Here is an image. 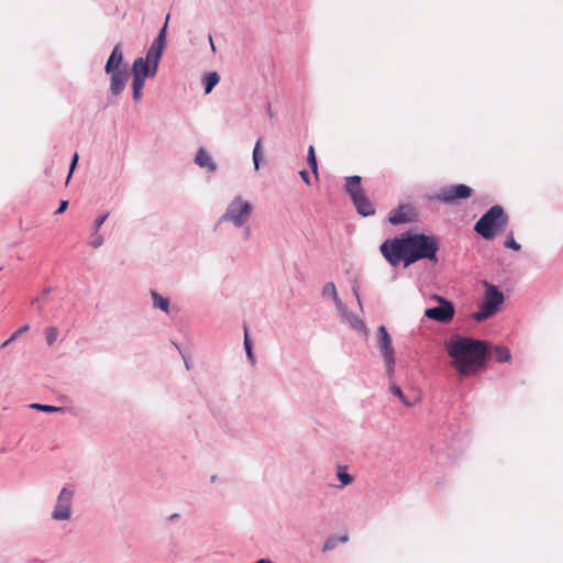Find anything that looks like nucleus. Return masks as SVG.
Returning a JSON list of instances; mask_svg holds the SVG:
<instances>
[{
	"label": "nucleus",
	"instance_id": "nucleus-1",
	"mask_svg": "<svg viewBox=\"0 0 563 563\" xmlns=\"http://www.w3.org/2000/svg\"><path fill=\"white\" fill-rule=\"evenodd\" d=\"M379 250L394 267L400 262L404 263L405 268L419 261L438 264L440 239L434 234L406 231L400 236L384 241Z\"/></svg>",
	"mask_w": 563,
	"mask_h": 563
},
{
	"label": "nucleus",
	"instance_id": "nucleus-2",
	"mask_svg": "<svg viewBox=\"0 0 563 563\" xmlns=\"http://www.w3.org/2000/svg\"><path fill=\"white\" fill-rule=\"evenodd\" d=\"M445 350L457 374L466 377L485 367L492 353V345L487 341L455 335L445 344Z\"/></svg>",
	"mask_w": 563,
	"mask_h": 563
},
{
	"label": "nucleus",
	"instance_id": "nucleus-3",
	"mask_svg": "<svg viewBox=\"0 0 563 563\" xmlns=\"http://www.w3.org/2000/svg\"><path fill=\"white\" fill-rule=\"evenodd\" d=\"M508 220L504 208L495 205L476 221L474 231L483 239L490 241L507 225Z\"/></svg>",
	"mask_w": 563,
	"mask_h": 563
},
{
	"label": "nucleus",
	"instance_id": "nucleus-4",
	"mask_svg": "<svg viewBox=\"0 0 563 563\" xmlns=\"http://www.w3.org/2000/svg\"><path fill=\"white\" fill-rule=\"evenodd\" d=\"M253 207L241 196L234 197L228 205L219 222H231L235 228H243L247 222Z\"/></svg>",
	"mask_w": 563,
	"mask_h": 563
},
{
	"label": "nucleus",
	"instance_id": "nucleus-5",
	"mask_svg": "<svg viewBox=\"0 0 563 563\" xmlns=\"http://www.w3.org/2000/svg\"><path fill=\"white\" fill-rule=\"evenodd\" d=\"M486 290L484 300L479 306L478 311L473 314V318L481 322L493 317L499 310L500 305L504 302V294L494 285L485 282Z\"/></svg>",
	"mask_w": 563,
	"mask_h": 563
},
{
	"label": "nucleus",
	"instance_id": "nucleus-6",
	"mask_svg": "<svg viewBox=\"0 0 563 563\" xmlns=\"http://www.w3.org/2000/svg\"><path fill=\"white\" fill-rule=\"evenodd\" d=\"M74 498V490L65 486L60 489L54 509L52 511V519L56 521L68 520L71 517V504Z\"/></svg>",
	"mask_w": 563,
	"mask_h": 563
},
{
	"label": "nucleus",
	"instance_id": "nucleus-7",
	"mask_svg": "<svg viewBox=\"0 0 563 563\" xmlns=\"http://www.w3.org/2000/svg\"><path fill=\"white\" fill-rule=\"evenodd\" d=\"M433 298L439 301V305L437 307L427 308L424 317L442 323L450 322L455 313L454 305L450 300L438 295H434Z\"/></svg>",
	"mask_w": 563,
	"mask_h": 563
},
{
	"label": "nucleus",
	"instance_id": "nucleus-8",
	"mask_svg": "<svg viewBox=\"0 0 563 563\" xmlns=\"http://www.w3.org/2000/svg\"><path fill=\"white\" fill-rule=\"evenodd\" d=\"M472 194L473 189L470 186L459 184L443 187L441 191L433 197V199L451 205L456 200L470 198Z\"/></svg>",
	"mask_w": 563,
	"mask_h": 563
},
{
	"label": "nucleus",
	"instance_id": "nucleus-9",
	"mask_svg": "<svg viewBox=\"0 0 563 563\" xmlns=\"http://www.w3.org/2000/svg\"><path fill=\"white\" fill-rule=\"evenodd\" d=\"M341 318L347 322L354 330L363 333L364 335L368 334V329L365 322L358 318L356 314L351 312L347 307L343 303V301H339L338 306H335Z\"/></svg>",
	"mask_w": 563,
	"mask_h": 563
},
{
	"label": "nucleus",
	"instance_id": "nucleus-10",
	"mask_svg": "<svg viewBox=\"0 0 563 563\" xmlns=\"http://www.w3.org/2000/svg\"><path fill=\"white\" fill-rule=\"evenodd\" d=\"M377 347L382 357L395 355V350L391 344V336L385 325H379L377 329Z\"/></svg>",
	"mask_w": 563,
	"mask_h": 563
},
{
	"label": "nucleus",
	"instance_id": "nucleus-11",
	"mask_svg": "<svg viewBox=\"0 0 563 563\" xmlns=\"http://www.w3.org/2000/svg\"><path fill=\"white\" fill-rule=\"evenodd\" d=\"M110 92L112 96H119L125 88L129 80V71L126 68L110 71Z\"/></svg>",
	"mask_w": 563,
	"mask_h": 563
},
{
	"label": "nucleus",
	"instance_id": "nucleus-12",
	"mask_svg": "<svg viewBox=\"0 0 563 563\" xmlns=\"http://www.w3.org/2000/svg\"><path fill=\"white\" fill-rule=\"evenodd\" d=\"M108 217H109V213L106 212V213L97 217L93 220L92 228H91V234H90V241H89V245L92 249H99L100 246H102V244L104 242L103 236L99 233V231H100V228L102 227V224L108 219Z\"/></svg>",
	"mask_w": 563,
	"mask_h": 563
},
{
	"label": "nucleus",
	"instance_id": "nucleus-13",
	"mask_svg": "<svg viewBox=\"0 0 563 563\" xmlns=\"http://www.w3.org/2000/svg\"><path fill=\"white\" fill-rule=\"evenodd\" d=\"M194 162L197 166L206 169L208 173H214L217 170L216 162L203 146L197 150Z\"/></svg>",
	"mask_w": 563,
	"mask_h": 563
},
{
	"label": "nucleus",
	"instance_id": "nucleus-14",
	"mask_svg": "<svg viewBox=\"0 0 563 563\" xmlns=\"http://www.w3.org/2000/svg\"><path fill=\"white\" fill-rule=\"evenodd\" d=\"M357 213L363 217H368L375 214V207L372 201L366 197L365 191L355 197L353 195V199H351Z\"/></svg>",
	"mask_w": 563,
	"mask_h": 563
},
{
	"label": "nucleus",
	"instance_id": "nucleus-15",
	"mask_svg": "<svg viewBox=\"0 0 563 563\" xmlns=\"http://www.w3.org/2000/svg\"><path fill=\"white\" fill-rule=\"evenodd\" d=\"M123 60V52L121 43H118L108 57V60L104 66V71L110 74V71L121 70L120 65Z\"/></svg>",
	"mask_w": 563,
	"mask_h": 563
},
{
	"label": "nucleus",
	"instance_id": "nucleus-16",
	"mask_svg": "<svg viewBox=\"0 0 563 563\" xmlns=\"http://www.w3.org/2000/svg\"><path fill=\"white\" fill-rule=\"evenodd\" d=\"M406 209H410L408 206H399L398 208L390 211L388 220L393 225L408 223L412 218L406 212Z\"/></svg>",
	"mask_w": 563,
	"mask_h": 563
},
{
	"label": "nucleus",
	"instance_id": "nucleus-17",
	"mask_svg": "<svg viewBox=\"0 0 563 563\" xmlns=\"http://www.w3.org/2000/svg\"><path fill=\"white\" fill-rule=\"evenodd\" d=\"M362 178L361 176H347L345 177V190L349 194L350 198L353 199V195L358 196L360 194L364 192L363 188L361 187Z\"/></svg>",
	"mask_w": 563,
	"mask_h": 563
},
{
	"label": "nucleus",
	"instance_id": "nucleus-18",
	"mask_svg": "<svg viewBox=\"0 0 563 563\" xmlns=\"http://www.w3.org/2000/svg\"><path fill=\"white\" fill-rule=\"evenodd\" d=\"M151 298L153 300V308L159 309L166 314L170 313V301L167 297L162 296L156 290L150 291Z\"/></svg>",
	"mask_w": 563,
	"mask_h": 563
},
{
	"label": "nucleus",
	"instance_id": "nucleus-19",
	"mask_svg": "<svg viewBox=\"0 0 563 563\" xmlns=\"http://www.w3.org/2000/svg\"><path fill=\"white\" fill-rule=\"evenodd\" d=\"M148 62L145 60L143 57L135 58L132 64V74L133 77H140L141 79H146L148 77L147 68H148Z\"/></svg>",
	"mask_w": 563,
	"mask_h": 563
},
{
	"label": "nucleus",
	"instance_id": "nucleus-20",
	"mask_svg": "<svg viewBox=\"0 0 563 563\" xmlns=\"http://www.w3.org/2000/svg\"><path fill=\"white\" fill-rule=\"evenodd\" d=\"M164 47H165L164 45L153 42L151 44V46L148 47L144 59L147 60L150 64L151 63L159 64Z\"/></svg>",
	"mask_w": 563,
	"mask_h": 563
},
{
	"label": "nucleus",
	"instance_id": "nucleus-21",
	"mask_svg": "<svg viewBox=\"0 0 563 563\" xmlns=\"http://www.w3.org/2000/svg\"><path fill=\"white\" fill-rule=\"evenodd\" d=\"M220 81V75L217 71H210L203 75L202 84L205 93L208 95Z\"/></svg>",
	"mask_w": 563,
	"mask_h": 563
},
{
	"label": "nucleus",
	"instance_id": "nucleus-22",
	"mask_svg": "<svg viewBox=\"0 0 563 563\" xmlns=\"http://www.w3.org/2000/svg\"><path fill=\"white\" fill-rule=\"evenodd\" d=\"M321 295L324 298L330 297L335 306H338L339 301H342L338 295L336 287L333 282H329L323 286Z\"/></svg>",
	"mask_w": 563,
	"mask_h": 563
},
{
	"label": "nucleus",
	"instance_id": "nucleus-23",
	"mask_svg": "<svg viewBox=\"0 0 563 563\" xmlns=\"http://www.w3.org/2000/svg\"><path fill=\"white\" fill-rule=\"evenodd\" d=\"M349 540V537L347 534H344L342 537H335V536H332V537H329L324 543H323V547H322V551L323 552H329V551H332L340 542L341 543H344Z\"/></svg>",
	"mask_w": 563,
	"mask_h": 563
},
{
	"label": "nucleus",
	"instance_id": "nucleus-24",
	"mask_svg": "<svg viewBox=\"0 0 563 563\" xmlns=\"http://www.w3.org/2000/svg\"><path fill=\"white\" fill-rule=\"evenodd\" d=\"M496 361L498 363H507L511 360V353L505 345H497L494 349Z\"/></svg>",
	"mask_w": 563,
	"mask_h": 563
},
{
	"label": "nucleus",
	"instance_id": "nucleus-25",
	"mask_svg": "<svg viewBox=\"0 0 563 563\" xmlns=\"http://www.w3.org/2000/svg\"><path fill=\"white\" fill-rule=\"evenodd\" d=\"M389 389H390V393L394 396H396L401 401V404H404L406 407H411L416 401H418V399H415L413 401L409 400L402 393L401 388L396 384H391Z\"/></svg>",
	"mask_w": 563,
	"mask_h": 563
},
{
	"label": "nucleus",
	"instance_id": "nucleus-26",
	"mask_svg": "<svg viewBox=\"0 0 563 563\" xmlns=\"http://www.w3.org/2000/svg\"><path fill=\"white\" fill-rule=\"evenodd\" d=\"M307 163L311 172L314 174L316 178H318V162L314 147L312 145L308 147Z\"/></svg>",
	"mask_w": 563,
	"mask_h": 563
},
{
	"label": "nucleus",
	"instance_id": "nucleus-27",
	"mask_svg": "<svg viewBox=\"0 0 563 563\" xmlns=\"http://www.w3.org/2000/svg\"><path fill=\"white\" fill-rule=\"evenodd\" d=\"M244 350H245V353H246V357L247 360L250 361V363L252 365L255 364V356H254V353H253V345H252V342H251V339L249 338V333H247V329L245 328L244 329Z\"/></svg>",
	"mask_w": 563,
	"mask_h": 563
},
{
	"label": "nucleus",
	"instance_id": "nucleus-28",
	"mask_svg": "<svg viewBox=\"0 0 563 563\" xmlns=\"http://www.w3.org/2000/svg\"><path fill=\"white\" fill-rule=\"evenodd\" d=\"M30 407L32 409H35V410H38V411H43V412H48V413L64 412L65 411L64 407H57V406H52V405H43V404H37V402L31 404Z\"/></svg>",
	"mask_w": 563,
	"mask_h": 563
},
{
	"label": "nucleus",
	"instance_id": "nucleus-29",
	"mask_svg": "<svg viewBox=\"0 0 563 563\" xmlns=\"http://www.w3.org/2000/svg\"><path fill=\"white\" fill-rule=\"evenodd\" d=\"M145 79H141L139 76L135 78L133 77L132 81V90H133V99L135 101H139L142 97V89L144 87Z\"/></svg>",
	"mask_w": 563,
	"mask_h": 563
},
{
	"label": "nucleus",
	"instance_id": "nucleus-30",
	"mask_svg": "<svg viewBox=\"0 0 563 563\" xmlns=\"http://www.w3.org/2000/svg\"><path fill=\"white\" fill-rule=\"evenodd\" d=\"M169 19H170V14L168 13L165 18V22L163 24V26L161 27V30L158 31V34L156 35V37L154 38L153 42L155 43H159L162 45L165 46L166 44V35H167V30H168V22H169Z\"/></svg>",
	"mask_w": 563,
	"mask_h": 563
},
{
	"label": "nucleus",
	"instance_id": "nucleus-31",
	"mask_svg": "<svg viewBox=\"0 0 563 563\" xmlns=\"http://www.w3.org/2000/svg\"><path fill=\"white\" fill-rule=\"evenodd\" d=\"M263 159V153H262V140H257L255 143V146L253 148V163L255 170L260 169V164Z\"/></svg>",
	"mask_w": 563,
	"mask_h": 563
},
{
	"label": "nucleus",
	"instance_id": "nucleus-32",
	"mask_svg": "<svg viewBox=\"0 0 563 563\" xmlns=\"http://www.w3.org/2000/svg\"><path fill=\"white\" fill-rule=\"evenodd\" d=\"M336 476L341 482V487L347 486L353 482L352 475L345 472V467L339 466Z\"/></svg>",
	"mask_w": 563,
	"mask_h": 563
},
{
	"label": "nucleus",
	"instance_id": "nucleus-33",
	"mask_svg": "<svg viewBox=\"0 0 563 563\" xmlns=\"http://www.w3.org/2000/svg\"><path fill=\"white\" fill-rule=\"evenodd\" d=\"M383 360L385 363L386 374L388 377H391L395 373L396 357L394 355V356L383 357Z\"/></svg>",
	"mask_w": 563,
	"mask_h": 563
},
{
	"label": "nucleus",
	"instance_id": "nucleus-34",
	"mask_svg": "<svg viewBox=\"0 0 563 563\" xmlns=\"http://www.w3.org/2000/svg\"><path fill=\"white\" fill-rule=\"evenodd\" d=\"M30 329V327L27 324L19 328L2 345L3 346H7L9 344H11L12 342H14L21 334L27 332Z\"/></svg>",
	"mask_w": 563,
	"mask_h": 563
},
{
	"label": "nucleus",
	"instance_id": "nucleus-35",
	"mask_svg": "<svg viewBox=\"0 0 563 563\" xmlns=\"http://www.w3.org/2000/svg\"><path fill=\"white\" fill-rule=\"evenodd\" d=\"M58 330L55 327H49L46 329V343L48 345H53L57 340Z\"/></svg>",
	"mask_w": 563,
	"mask_h": 563
},
{
	"label": "nucleus",
	"instance_id": "nucleus-36",
	"mask_svg": "<svg viewBox=\"0 0 563 563\" xmlns=\"http://www.w3.org/2000/svg\"><path fill=\"white\" fill-rule=\"evenodd\" d=\"M505 247L511 249L514 251H520L521 245L518 242H516V240L512 236V233H510L505 241Z\"/></svg>",
	"mask_w": 563,
	"mask_h": 563
},
{
	"label": "nucleus",
	"instance_id": "nucleus-37",
	"mask_svg": "<svg viewBox=\"0 0 563 563\" xmlns=\"http://www.w3.org/2000/svg\"><path fill=\"white\" fill-rule=\"evenodd\" d=\"M78 159H79V155L78 153H74L73 157H71V161H70V165H69V173H68V176H67V181L70 179L71 177V174L74 173L77 164H78Z\"/></svg>",
	"mask_w": 563,
	"mask_h": 563
},
{
	"label": "nucleus",
	"instance_id": "nucleus-38",
	"mask_svg": "<svg viewBox=\"0 0 563 563\" xmlns=\"http://www.w3.org/2000/svg\"><path fill=\"white\" fill-rule=\"evenodd\" d=\"M352 292H353L354 297L356 298V301H357V305H358L360 309L362 310L363 309V303H362V299H361V296H360L358 285L354 284L352 286Z\"/></svg>",
	"mask_w": 563,
	"mask_h": 563
},
{
	"label": "nucleus",
	"instance_id": "nucleus-39",
	"mask_svg": "<svg viewBox=\"0 0 563 563\" xmlns=\"http://www.w3.org/2000/svg\"><path fill=\"white\" fill-rule=\"evenodd\" d=\"M67 207H68V201L67 200H60L59 206H58V208L55 211V214H62L63 212L66 211Z\"/></svg>",
	"mask_w": 563,
	"mask_h": 563
},
{
	"label": "nucleus",
	"instance_id": "nucleus-40",
	"mask_svg": "<svg viewBox=\"0 0 563 563\" xmlns=\"http://www.w3.org/2000/svg\"><path fill=\"white\" fill-rule=\"evenodd\" d=\"M158 64L151 63L148 64L147 73L148 77H154L157 73Z\"/></svg>",
	"mask_w": 563,
	"mask_h": 563
},
{
	"label": "nucleus",
	"instance_id": "nucleus-41",
	"mask_svg": "<svg viewBox=\"0 0 563 563\" xmlns=\"http://www.w3.org/2000/svg\"><path fill=\"white\" fill-rule=\"evenodd\" d=\"M299 176L301 177V179L307 184V185H310L311 184V180H310V176L308 174L307 170L302 169L299 172Z\"/></svg>",
	"mask_w": 563,
	"mask_h": 563
},
{
	"label": "nucleus",
	"instance_id": "nucleus-42",
	"mask_svg": "<svg viewBox=\"0 0 563 563\" xmlns=\"http://www.w3.org/2000/svg\"><path fill=\"white\" fill-rule=\"evenodd\" d=\"M178 518H179V514H172V515L167 518V520H168L169 522H173V521L177 520Z\"/></svg>",
	"mask_w": 563,
	"mask_h": 563
},
{
	"label": "nucleus",
	"instance_id": "nucleus-43",
	"mask_svg": "<svg viewBox=\"0 0 563 563\" xmlns=\"http://www.w3.org/2000/svg\"><path fill=\"white\" fill-rule=\"evenodd\" d=\"M243 233H244V238H245V239H249V238H250V235H251V228H250V227H246V228L244 229V232H243Z\"/></svg>",
	"mask_w": 563,
	"mask_h": 563
},
{
	"label": "nucleus",
	"instance_id": "nucleus-44",
	"mask_svg": "<svg viewBox=\"0 0 563 563\" xmlns=\"http://www.w3.org/2000/svg\"><path fill=\"white\" fill-rule=\"evenodd\" d=\"M209 43H210V47H211L212 52H214L216 51V46H214V43H213V40H212L211 35H209Z\"/></svg>",
	"mask_w": 563,
	"mask_h": 563
},
{
	"label": "nucleus",
	"instance_id": "nucleus-45",
	"mask_svg": "<svg viewBox=\"0 0 563 563\" xmlns=\"http://www.w3.org/2000/svg\"><path fill=\"white\" fill-rule=\"evenodd\" d=\"M172 343H173V345L175 346V349H177V350H178V352L181 354V353H183V351H181L180 346H179L176 342H174V341H173Z\"/></svg>",
	"mask_w": 563,
	"mask_h": 563
},
{
	"label": "nucleus",
	"instance_id": "nucleus-46",
	"mask_svg": "<svg viewBox=\"0 0 563 563\" xmlns=\"http://www.w3.org/2000/svg\"><path fill=\"white\" fill-rule=\"evenodd\" d=\"M181 356L184 358L186 367L189 368V362H187L186 356L184 355V353H181Z\"/></svg>",
	"mask_w": 563,
	"mask_h": 563
},
{
	"label": "nucleus",
	"instance_id": "nucleus-47",
	"mask_svg": "<svg viewBox=\"0 0 563 563\" xmlns=\"http://www.w3.org/2000/svg\"><path fill=\"white\" fill-rule=\"evenodd\" d=\"M51 292V287L43 290V295L47 296Z\"/></svg>",
	"mask_w": 563,
	"mask_h": 563
},
{
	"label": "nucleus",
	"instance_id": "nucleus-48",
	"mask_svg": "<svg viewBox=\"0 0 563 563\" xmlns=\"http://www.w3.org/2000/svg\"><path fill=\"white\" fill-rule=\"evenodd\" d=\"M210 479H211V482H216L217 476H216V475H212Z\"/></svg>",
	"mask_w": 563,
	"mask_h": 563
},
{
	"label": "nucleus",
	"instance_id": "nucleus-49",
	"mask_svg": "<svg viewBox=\"0 0 563 563\" xmlns=\"http://www.w3.org/2000/svg\"><path fill=\"white\" fill-rule=\"evenodd\" d=\"M267 112H268V115L272 117V111H271V107L269 106H268Z\"/></svg>",
	"mask_w": 563,
	"mask_h": 563
},
{
	"label": "nucleus",
	"instance_id": "nucleus-50",
	"mask_svg": "<svg viewBox=\"0 0 563 563\" xmlns=\"http://www.w3.org/2000/svg\"><path fill=\"white\" fill-rule=\"evenodd\" d=\"M37 310H38V313H42V307L41 306L37 307Z\"/></svg>",
	"mask_w": 563,
	"mask_h": 563
}]
</instances>
